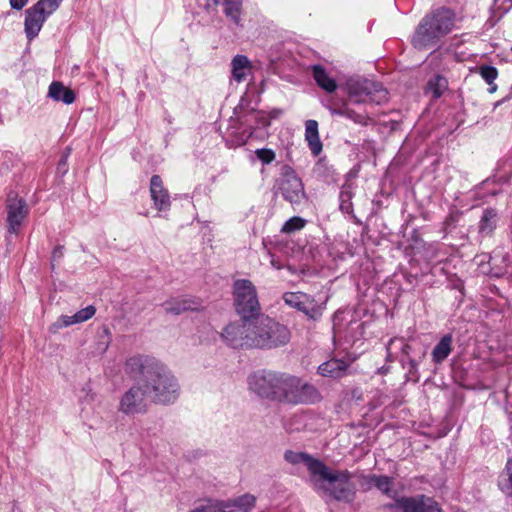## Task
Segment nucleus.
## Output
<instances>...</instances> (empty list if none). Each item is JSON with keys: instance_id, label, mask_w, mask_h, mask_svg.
Masks as SVG:
<instances>
[{"instance_id": "obj_1", "label": "nucleus", "mask_w": 512, "mask_h": 512, "mask_svg": "<svg viewBox=\"0 0 512 512\" xmlns=\"http://www.w3.org/2000/svg\"><path fill=\"white\" fill-rule=\"evenodd\" d=\"M126 372L140 376L148 399L155 404L170 405L181 393L178 379L161 361L148 355H136L127 359Z\"/></svg>"}, {"instance_id": "obj_37", "label": "nucleus", "mask_w": 512, "mask_h": 512, "mask_svg": "<svg viewBox=\"0 0 512 512\" xmlns=\"http://www.w3.org/2000/svg\"><path fill=\"white\" fill-rule=\"evenodd\" d=\"M397 342H399L401 345L400 349H401L402 353L408 357L410 350H411V346L409 344L405 343L403 338H392L389 340V342L386 346L388 356L390 355L391 346Z\"/></svg>"}, {"instance_id": "obj_9", "label": "nucleus", "mask_w": 512, "mask_h": 512, "mask_svg": "<svg viewBox=\"0 0 512 512\" xmlns=\"http://www.w3.org/2000/svg\"><path fill=\"white\" fill-rule=\"evenodd\" d=\"M134 378L136 384L124 393L119 403V411L126 415L145 412L147 409L146 400H149L140 376Z\"/></svg>"}, {"instance_id": "obj_19", "label": "nucleus", "mask_w": 512, "mask_h": 512, "mask_svg": "<svg viewBox=\"0 0 512 512\" xmlns=\"http://www.w3.org/2000/svg\"><path fill=\"white\" fill-rule=\"evenodd\" d=\"M352 360L332 358L318 366V374L323 377L341 378L346 375Z\"/></svg>"}, {"instance_id": "obj_17", "label": "nucleus", "mask_w": 512, "mask_h": 512, "mask_svg": "<svg viewBox=\"0 0 512 512\" xmlns=\"http://www.w3.org/2000/svg\"><path fill=\"white\" fill-rule=\"evenodd\" d=\"M150 195L155 208L162 212L170 209V196L167 189L164 188L162 179L159 175H153L150 180Z\"/></svg>"}, {"instance_id": "obj_43", "label": "nucleus", "mask_w": 512, "mask_h": 512, "mask_svg": "<svg viewBox=\"0 0 512 512\" xmlns=\"http://www.w3.org/2000/svg\"><path fill=\"white\" fill-rule=\"evenodd\" d=\"M436 82H437V86H438V87H437L436 89H434L433 94H434V97L438 98V97H440V96H441V94H442L440 87H441V88H444V87H445V82H446V81H445V79H444V78H442V77H437V78H436Z\"/></svg>"}, {"instance_id": "obj_7", "label": "nucleus", "mask_w": 512, "mask_h": 512, "mask_svg": "<svg viewBox=\"0 0 512 512\" xmlns=\"http://www.w3.org/2000/svg\"><path fill=\"white\" fill-rule=\"evenodd\" d=\"M233 297L236 312L241 318L260 313L255 285L248 279H238L233 284Z\"/></svg>"}, {"instance_id": "obj_14", "label": "nucleus", "mask_w": 512, "mask_h": 512, "mask_svg": "<svg viewBox=\"0 0 512 512\" xmlns=\"http://www.w3.org/2000/svg\"><path fill=\"white\" fill-rule=\"evenodd\" d=\"M262 329H266L264 337L262 335L257 339V343L262 345V349L285 346L290 341L291 333L289 329L270 317L267 318V324Z\"/></svg>"}, {"instance_id": "obj_26", "label": "nucleus", "mask_w": 512, "mask_h": 512, "mask_svg": "<svg viewBox=\"0 0 512 512\" xmlns=\"http://www.w3.org/2000/svg\"><path fill=\"white\" fill-rule=\"evenodd\" d=\"M256 499L251 494H244L234 500L225 501L227 511L230 512H251L255 507Z\"/></svg>"}, {"instance_id": "obj_34", "label": "nucleus", "mask_w": 512, "mask_h": 512, "mask_svg": "<svg viewBox=\"0 0 512 512\" xmlns=\"http://www.w3.org/2000/svg\"><path fill=\"white\" fill-rule=\"evenodd\" d=\"M63 0H39L35 5L37 8L41 9V11L49 17L53 12H55Z\"/></svg>"}, {"instance_id": "obj_48", "label": "nucleus", "mask_w": 512, "mask_h": 512, "mask_svg": "<svg viewBox=\"0 0 512 512\" xmlns=\"http://www.w3.org/2000/svg\"><path fill=\"white\" fill-rule=\"evenodd\" d=\"M409 363L411 364V367L417 366V362L414 359H409Z\"/></svg>"}, {"instance_id": "obj_31", "label": "nucleus", "mask_w": 512, "mask_h": 512, "mask_svg": "<svg viewBox=\"0 0 512 512\" xmlns=\"http://www.w3.org/2000/svg\"><path fill=\"white\" fill-rule=\"evenodd\" d=\"M499 487L505 494L512 496V457L506 463L505 474L499 482Z\"/></svg>"}, {"instance_id": "obj_13", "label": "nucleus", "mask_w": 512, "mask_h": 512, "mask_svg": "<svg viewBox=\"0 0 512 512\" xmlns=\"http://www.w3.org/2000/svg\"><path fill=\"white\" fill-rule=\"evenodd\" d=\"M7 230L11 234H17L24 220L29 214V207L24 198L11 192L7 197Z\"/></svg>"}, {"instance_id": "obj_20", "label": "nucleus", "mask_w": 512, "mask_h": 512, "mask_svg": "<svg viewBox=\"0 0 512 512\" xmlns=\"http://www.w3.org/2000/svg\"><path fill=\"white\" fill-rule=\"evenodd\" d=\"M252 71L251 61L245 55H236L231 61V74L232 78L240 83L246 80L247 76Z\"/></svg>"}, {"instance_id": "obj_35", "label": "nucleus", "mask_w": 512, "mask_h": 512, "mask_svg": "<svg viewBox=\"0 0 512 512\" xmlns=\"http://www.w3.org/2000/svg\"><path fill=\"white\" fill-rule=\"evenodd\" d=\"M479 74L488 85H492L498 76V70L491 65H482L479 67Z\"/></svg>"}, {"instance_id": "obj_27", "label": "nucleus", "mask_w": 512, "mask_h": 512, "mask_svg": "<svg viewBox=\"0 0 512 512\" xmlns=\"http://www.w3.org/2000/svg\"><path fill=\"white\" fill-rule=\"evenodd\" d=\"M198 304L189 298H183V299H174L170 302H167L165 304V311L167 313H172L175 315H179L184 311L187 310H197Z\"/></svg>"}, {"instance_id": "obj_24", "label": "nucleus", "mask_w": 512, "mask_h": 512, "mask_svg": "<svg viewBox=\"0 0 512 512\" xmlns=\"http://www.w3.org/2000/svg\"><path fill=\"white\" fill-rule=\"evenodd\" d=\"M305 139L314 156L322 151V143L318 133V123L316 120H307L305 123Z\"/></svg>"}, {"instance_id": "obj_23", "label": "nucleus", "mask_w": 512, "mask_h": 512, "mask_svg": "<svg viewBox=\"0 0 512 512\" xmlns=\"http://www.w3.org/2000/svg\"><path fill=\"white\" fill-rule=\"evenodd\" d=\"M367 488L375 487L388 497H393V478L387 475H367L364 478Z\"/></svg>"}, {"instance_id": "obj_32", "label": "nucleus", "mask_w": 512, "mask_h": 512, "mask_svg": "<svg viewBox=\"0 0 512 512\" xmlns=\"http://www.w3.org/2000/svg\"><path fill=\"white\" fill-rule=\"evenodd\" d=\"M254 121V125L250 126V136L253 135L255 129L266 128L270 126L268 115L263 111L252 112L248 121Z\"/></svg>"}, {"instance_id": "obj_21", "label": "nucleus", "mask_w": 512, "mask_h": 512, "mask_svg": "<svg viewBox=\"0 0 512 512\" xmlns=\"http://www.w3.org/2000/svg\"><path fill=\"white\" fill-rule=\"evenodd\" d=\"M47 96L56 102H62L66 105L72 104L75 101L74 91L60 81H53L49 85Z\"/></svg>"}, {"instance_id": "obj_8", "label": "nucleus", "mask_w": 512, "mask_h": 512, "mask_svg": "<svg viewBox=\"0 0 512 512\" xmlns=\"http://www.w3.org/2000/svg\"><path fill=\"white\" fill-rule=\"evenodd\" d=\"M278 186L283 198L291 204H300L306 198L302 180L288 165L281 168Z\"/></svg>"}, {"instance_id": "obj_40", "label": "nucleus", "mask_w": 512, "mask_h": 512, "mask_svg": "<svg viewBox=\"0 0 512 512\" xmlns=\"http://www.w3.org/2000/svg\"><path fill=\"white\" fill-rule=\"evenodd\" d=\"M64 246L63 245H57L51 255V266L54 269L55 263L59 262L63 256H64Z\"/></svg>"}, {"instance_id": "obj_28", "label": "nucleus", "mask_w": 512, "mask_h": 512, "mask_svg": "<svg viewBox=\"0 0 512 512\" xmlns=\"http://www.w3.org/2000/svg\"><path fill=\"white\" fill-rule=\"evenodd\" d=\"M497 212L493 208L484 210L479 222V232L483 235H491L496 228Z\"/></svg>"}, {"instance_id": "obj_22", "label": "nucleus", "mask_w": 512, "mask_h": 512, "mask_svg": "<svg viewBox=\"0 0 512 512\" xmlns=\"http://www.w3.org/2000/svg\"><path fill=\"white\" fill-rule=\"evenodd\" d=\"M311 71L316 84L327 93H333L337 90L336 80L331 77L326 69L319 64L311 66Z\"/></svg>"}, {"instance_id": "obj_41", "label": "nucleus", "mask_w": 512, "mask_h": 512, "mask_svg": "<svg viewBox=\"0 0 512 512\" xmlns=\"http://www.w3.org/2000/svg\"><path fill=\"white\" fill-rule=\"evenodd\" d=\"M347 105H348L347 102H344V103H342V105L331 104L327 108L332 115H338V116L344 117V115L346 113Z\"/></svg>"}, {"instance_id": "obj_42", "label": "nucleus", "mask_w": 512, "mask_h": 512, "mask_svg": "<svg viewBox=\"0 0 512 512\" xmlns=\"http://www.w3.org/2000/svg\"><path fill=\"white\" fill-rule=\"evenodd\" d=\"M326 168L327 167L325 160L320 159L314 167V173L317 174L318 176H324V171Z\"/></svg>"}, {"instance_id": "obj_36", "label": "nucleus", "mask_w": 512, "mask_h": 512, "mask_svg": "<svg viewBox=\"0 0 512 512\" xmlns=\"http://www.w3.org/2000/svg\"><path fill=\"white\" fill-rule=\"evenodd\" d=\"M255 154L263 164H270L275 160L276 157L275 152L267 148L257 149Z\"/></svg>"}, {"instance_id": "obj_4", "label": "nucleus", "mask_w": 512, "mask_h": 512, "mask_svg": "<svg viewBox=\"0 0 512 512\" xmlns=\"http://www.w3.org/2000/svg\"><path fill=\"white\" fill-rule=\"evenodd\" d=\"M351 477V473L347 470L333 471L324 464L312 481L317 491H322L337 501L350 503L356 494Z\"/></svg>"}, {"instance_id": "obj_15", "label": "nucleus", "mask_w": 512, "mask_h": 512, "mask_svg": "<svg viewBox=\"0 0 512 512\" xmlns=\"http://www.w3.org/2000/svg\"><path fill=\"white\" fill-rule=\"evenodd\" d=\"M283 457L284 460L291 465H305L310 472L312 479L317 476L324 465L323 462L314 458L312 455L300 451L286 450Z\"/></svg>"}, {"instance_id": "obj_46", "label": "nucleus", "mask_w": 512, "mask_h": 512, "mask_svg": "<svg viewBox=\"0 0 512 512\" xmlns=\"http://www.w3.org/2000/svg\"><path fill=\"white\" fill-rule=\"evenodd\" d=\"M281 114V110L279 109H274L272 110L268 115L269 117V120H271L272 118H277L279 115Z\"/></svg>"}, {"instance_id": "obj_11", "label": "nucleus", "mask_w": 512, "mask_h": 512, "mask_svg": "<svg viewBox=\"0 0 512 512\" xmlns=\"http://www.w3.org/2000/svg\"><path fill=\"white\" fill-rule=\"evenodd\" d=\"M280 372L258 371L248 378L249 389L261 398L275 401Z\"/></svg>"}, {"instance_id": "obj_18", "label": "nucleus", "mask_w": 512, "mask_h": 512, "mask_svg": "<svg viewBox=\"0 0 512 512\" xmlns=\"http://www.w3.org/2000/svg\"><path fill=\"white\" fill-rule=\"evenodd\" d=\"M47 18L35 4L26 10L24 28L28 40H33L39 34Z\"/></svg>"}, {"instance_id": "obj_49", "label": "nucleus", "mask_w": 512, "mask_h": 512, "mask_svg": "<svg viewBox=\"0 0 512 512\" xmlns=\"http://www.w3.org/2000/svg\"><path fill=\"white\" fill-rule=\"evenodd\" d=\"M455 512H465V511H463V510H457V511H455Z\"/></svg>"}, {"instance_id": "obj_45", "label": "nucleus", "mask_w": 512, "mask_h": 512, "mask_svg": "<svg viewBox=\"0 0 512 512\" xmlns=\"http://www.w3.org/2000/svg\"><path fill=\"white\" fill-rule=\"evenodd\" d=\"M270 264L272 267H274L277 270H280L284 267V265L280 262L278 258H275L273 255H271Z\"/></svg>"}, {"instance_id": "obj_30", "label": "nucleus", "mask_w": 512, "mask_h": 512, "mask_svg": "<svg viewBox=\"0 0 512 512\" xmlns=\"http://www.w3.org/2000/svg\"><path fill=\"white\" fill-rule=\"evenodd\" d=\"M352 197L353 193L351 187L349 185L342 186L339 194L340 210L342 212L348 214L353 212Z\"/></svg>"}, {"instance_id": "obj_16", "label": "nucleus", "mask_w": 512, "mask_h": 512, "mask_svg": "<svg viewBox=\"0 0 512 512\" xmlns=\"http://www.w3.org/2000/svg\"><path fill=\"white\" fill-rule=\"evenodd\" d=\"M96 309L93 305H89L79 311H77L74 315H62L60 316L49 328L51 333H57L60 329L71 326L73 324L82 323L95 315Z\"/></svg>"}, {"instance_id": "obj_47", "label": "nucleus", "mask_w": 512, "mask_h": 512, "mask_svg": "<svg viewBox=\"0 0 512 512\" xmlns=\"http://www.w3.org/2000/svg\"><path fill=\"white\" fill-rule=\"evenodd\" d=\"M489 86H490L488 89L489 93H494L497 90V85L494 82L492 85H489Z\"/></svg>"}, {"instance_id": "obj_12", "label": "nucleus", "mask_w": 512, "mask_h": 512, "mask_svg": "<svg viewBox=\"0 0 512 512\" xmlns=\"http://www.w3.org/2000/svg\"><path fill=\"white\" fill-rule=\"evenodd\" d=\"M386 507L394 512H443L434 499L425 495L400 497Z\"/></svg>"}, {"instance_id": "obj_6", "label": "nucleus", "mask_w": 512, "mask_h": 512, "mask_svg": "<svg viewBox=\"0 0 512 512\" xmlns=\"http://www.w3.org/2000/svg\"><path fill=\"white\" fill-rule=\"evenodd\" d=\"M346 88L349 101L355 104H382L388 100V92L382 84L367 78H350Z\"/></svg>"}, {"instance_id": "obj_29", "label": "nucleus", "mask_w": 512, "mask_h": 512, "mask_svg": "<svg viewBox=\"0 0 512 512\" xmlns=\"http://www.w3.org/2000/svg\"><path fill=\"white\" fill-rule=\"evenodd\" d=\"M243 0H223L224 14L230 18L237 26L241 22V9Z\"/></svg>"}, {"instance_id": "obj_2", "label": "nucleus", "mask_w": 512, "mask_h": 512, "mask_svg": "<svg viewBox=\"0 0 512 512\" xmlns=\"http://www.w3.org/2000/svg\"><path fill=\"white\" fill-rule=\"evenodd\" d=\"M455 14L451 9L438 8L426 14L411 35V44L417 50H428L439 45L441 39L454 27Z\"/></svg>"}, {"instance_id": "obj_5", "label": "nucleus", "mask_w": 512, "mask_h": 512, "mask_svg": "<svg viewBox=\"0 0 512 512\" xmlns=\"http://www.w3.org/2000/svg\"><path fill=\"white\" fill-rule=\"evenodd\" d=\"M319 399L320 394L313 385L303 382L297 376L280 372L275 401L298 405L313 404Z\"/></svg>"}, {"instance_id": "obj_33", "label": "nucleus", "mask_w": 512, "mask_h": 512, "mask_svg": "<svg viewBox=\"0 0 512 512\" xmlns=\"http://www.w3.org/2000/svg\"><path fill=\"white\" fill-rule=\"evenodd\" d=\"M305 224L306 221L303 218L299 216H294L284 223L281 231L283 233H293L304 228Z\"/></svg>"}, {"instance_id": "obj_10", "label": "nucleus", "mask_w": 512, "mask_h": 512, "mask_svg": "<svg viewBox=\"0 0 512 512\" xmlns=\"http://www.w3.org/2000/svg\"><path fill=\"white\" fill-rule=\"evenodd\" d=\"M283 300L288 306L303 312L309 319L314 321L322 317L325 303H318L315 298L303 292H286Z\"/></svg>"}, {"instance_id": "obj_25", "label": "nucleus", "mask_w": 512, "mask_h": 512, "mask_svg": "<svg viewBox=\"0 0 512 512\" xmlns=\"http://www.w3.org/2000/svg\"><path fill=\"white\" fill-rule=\"evenodd\" d=\"M453 337L451 334L444 335L432 350V361L435 364L442 363L452 351Z\"/></svg>"}, {"instance_id": "obj_3", "label": "nucleus", "mask_w": 512, "mask_h": 512, "mask_svg": "<svg viewBox=\"0 0 512 512\" xmlns=\"http://www.w3.org/2000/svg\"><path fill=\"white\" fill-rule=\"evenodd\" d=\"M268 316L256 314L241 318L240 322L228 324L221 333L222 339L232 348H260L257 343L259 336H264Z\"/></svg>"}, {"instance_id": "obj_44", "label": "nucleus", "mask_w": 512, "mask_h": 512, "mask_svg": "<svg viewBox=\"0 0 512 512\" xmlns=\"http://www.w3.org/2000/svg\"><path fill=\"white\" fill-rule=\"evenodd\" d=\"M27 2L28 0H10V5L15 10H21Z\"/></svg>"}, {"instance_id": "obj_38", "label": "nucleus", "mask_w": 512, "mask_h": 512, "mask_svg": "<svg viewBox=\"0 0 512 512\" xmlns=\"http://www.w3.org/2000/svg\"><path fill=\"white\" fill-rule=\"evenodd\" d=\"M71 149L69 147L66 148L65 152L63 153L61 159L58 162L57 165V173L61 176L65 175L68 172V157L70 155Z\"/></svg>"}, {"instance_id": "obj_39", "label": "nucleus", "mask_w": 512, "mask_h": 512, "mask_svg": "<svg viewBox=\"0 0 512 512\" xmlns=\"http://www.w3.org/2000/svg\"><path fill=\"white\" fill-rule=\"evenodd\" d=\"M344 117L352 120L353 122L357 124H366V117L362 114H359L355 112L354 110L350 109L348 106L346 107V113Z\"/></svg>"}]
</instances>
